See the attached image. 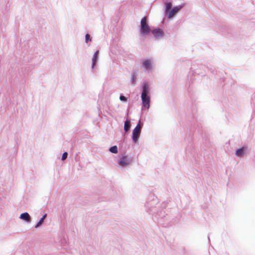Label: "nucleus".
<instances>
[{"label":"nucleus","mask_w":255,"mask_h":255,"mask_svg":"<svg viewBox=\"0 0 255 255\" xmlns=\"http://www.w3.org/2000/svg\"><path fill=\"white\" fill-rule=\"evenodd\" d=\"M146 211L152 215L153 219L164 227L171 225L174 223L172 222L168 215L165 214L160 208L158 199L153 195L151 194L145 203Z\"/></svg>","instance_id":"obj_1"},{"label":"nucleus","mask_w":255,"mask_h":255,"mask_svg":"<svg viewBox=\"0 0 255 255\" xmlns=\"http://www.w3.org/2000/svg\"><path fill=\"white\" fill-rule=\"evenodd\" d=\"M151 28L149 25L148 18L147 16H143L140 22L139 32L141 36H146L151 32Z\"/></svg>","instance_id":"obj_2"},{"label":"nucleus","mask_w":255,"mask_h":255,"mask_svg":"<svg viewBox=\"0 0 255 255\" xmlns=\"http://www.w3.org/2000/svg\"><path fill=\"white\" fill-rule=\"evenodd\" d=\"M140 120H139L138 123L132 131L131 138L133 143L135 144L137 143L138 141L141 133V128L143 126V124H141V125H140Z\"/></svg>","instance_id":"obj_3"},{"label":"nucleus","mask_w":255,"mask_h":255,"mask_svg":"<svg viewBox=\"0 0 255 255\" xmlns=\"http://www.w3.org/2000/svg\"><path fill=\"white\" fill-rule=\"evenodd\" d=\"M141 68L145 72H149L152 68V62L150 59L142 60Z\"/></svg>","instance_id":"obj_4"},{"label":"nucleus","mask_w":255,"mask_h":255,"mask_svg":"<svg viewBox=\"0 0 255 255\" xmlns=\"http://www.w3.org/2000/svg\"><path fill=\"white\" fill-rule=\"evenodd\" d=\"M132 161V159L126 155H123L120 157L118 164L122 167H126L129 165Z\"/></svg>","instance_id":"obj_5"},{"label":"nucleus","mask_w":255,"mask_h":255,"mask_svg":"<svg viewBox=\"0 0 255 255\" xmlns=\"http://www.w3.org/2000/svg\"><path fill=\"white\" fill-rule=\"evenodd\" d=\"M248 149V146L247 144H244L236 150L235 155L237 157H242L247 153Z\"/></svg>","instance_id":"obj_6"},{"label":"nucleus","mask_w":255,"mask_h":255,"mask_svg":"<svg viewBox=\"0 0 255 255\" xmlns=\"http://www.w3.org/2000/svg\"><path fill=\"white\" fill-rule=\"evenodd\" d=\"M183 4H181L174 6L170 10L166 13V16L169 18H172L175 14H176L183 7Z\"/></svg>","instance_id":"obj_7"},{"label":"nucleus","mask_w":255,"mask_h":255,"mask_svg":"<svg viewBox=\"0 0 255 255\" xmlns=\"http://www.w3.org/2000/svg\"><path fill=\"white\" fill-rule=\"evenodd\" d=\"M150 33H152L154 37L156 39H159L162 37L164 35V31L160 28H154L151 29Z\"/></svg>","instance_id":"obj_8"},{"label":"nucleus","mask_w":255,"mask_h":255,"mask_svg":"<svg viewBox=\"0 0 255 255\" xmlns=\"http://www.w3.org/2000/svg\"><path fill=\"white\" fill-rule=\"evenodd\" d=\"M150 88L148 83L144 81L141 84V96H150Z\"/></svg>","instance_id":"obj_9"},{"label":"nucleus","mask_w":255,"mask_h":255,"mask_svg":"<svg viewBox=\"0 0 255 255\" xmlns=\"http://www.w3.org/2000/svg\"><path fill=\"white\" fill-rule=\"evenodd\" d=\"M142 109H149L150 104V96H141Z\"/></svg>","instance_id":"obj_10"},{"label":"nucleus","mask_w":255,"mask_h":255,"mask_svg":"<svg viewBox=\"0 0 255 255\" xmlns=\"http://www.w3.org/2000/svg\"><path fill=\"white\" fill-rule=\"evenodd\" d=\"M99 53L100 52L99 50H97L94 53L92 59L91 68L92 70H94L96 67L99 57Z\"/></svg>","instance_id":"obj_11"},{"label":"nucleus","mask_w":255,"mask_h":255,"mask_svg":"<svg viewBox=\"0 0 255 255\" xmlns=\"http://www.w3.org/2000/svg\"><path fill=\"white\" fill-rule=\"evenodd\" d=\"M19 218L27 223H30L31 218L27 212H24L20 215Z\"/></svg>","instance_id":"obj_12"},{"label":"nucleus","mask_w":255,"mask_h":255,"mask_svg":"<svg viewBox=\"0 0 255 255\" xmlns=\"http://www.w3.org/2000/svg\"><path fill=\"white\" fill-rule=\"evenodd\" d=\"M185 152L189 156L193 154L194 152V147L192 142H189L188 146L185 148Z\"/></svg>","instance_id":"obj_13"},{"label":"nucleus","mask_w":255,"mask_h":255,"mask_svg":"<svg viewBox=\"0 0 255 255\" xmlns=\"http://www.w3.org/2000/svg\"><path fill=\"white\" fill-rule=\"evenodd\" d=\"M47 217V214H44L42 217L40 219L39 221L37 223V224L35 225V228L37 229L39 228L42 224L44 223V220Z\"/></svg>","instance_id":"obj_14"},{"label":"nucleus","mask_w":255,"mask_h":255,"mask_svg":"<svg viewBox=\"0 0 255 255\" xmlns=\"http://www.w3.org/2000/svg\"><path fill=\"white\" fill-rule=\"evenodd\" d=\"M137 79V73L136 72H132L131 73L130 83L132 85H135L136 84Z\"/></svg>","instance_id":"obj_15"},{"label":"nucleus","mask_w":255,"mask_h":255,"mask_svg":"<svg viewBox=\"0 0 255 255\" xmlns=\"http://www.w3.org/2000/svg\"><path fill=\"white\" fill-rule=\"evenodd\" d=\"M172 5V3L171 2H166L164 3V13L166 15V13L168 12L170 9V8Z\"/></svg>","instance_id":"obj_16"},{"label":"nucleus","mask_w":255,"mask_h":255,"mask_svg":"<svg viewBox=\"0 0 255 255\" xmlns=\"http://www.w3.org/2000/svg\"><path fill=\"white\" fill-rule=\"evenodd\" d=\"M130 122L128 118L127 119L126 121L124 123V130L125 132H127L130 128Z\"/></svg>","instance_id":"obj_17"},{"label":"nucleus","mask_w":255,"mask_h":255,"mask_svg":"<svg viewBox=\"0 0 255 255\" xmlns=\"http://www.w3.org/2000/svg\"><path fill=\"white\" fill-rule=\"evenodd\" d=\"M109 151L112 153H117L118 152V148L117 145H113L110 147Z\"/></svg>","instance_id":"obj_18"},{"label":"nucleus","mask_w":255,"mask_h":255,"mask_svg":"<svg viewBox=\"0 0 255 255\" xmlns=\"http://www.w3.org/2000/svg\"><path fill=\"white\" fill-rule=\"evenodd\" d=\"M92 39V36L89 34L87 33L85 35V42L88 43L89 42L91 41Z\"/></svg>","instance_id":"obj_19"},{"label":"nucleus","mask_w":255,"mask_h":255,"mask_svg":"<svg viewBox=\"0 0 255 255\" xmlns=\"http://www.w3.org/2000/svg\"><path fill=\"white\" fill-rule=\"evenodd\" d=\"M128 98L125 97L123 94H121L120 96V100L122 102H127Z\"/></svg>","instance_id":"obj_20"},{"label":"nucleus","mask_w":255,"mask_h":255,"mask_svg":"<svg viewBox=\"0 0 255 255\" xmlns=\"http://www.w3.org/2000/svg\"><path fill=\"white\" fill-rule=\"evenodd\" d=\"M68 155V154L67 152L65 151V152H63L62 154V155L61 160H65L67 158Z\"/></svg>","instance_id":"obj_21"},{"label":"nucleus","mask_w":255,"mask_h":255,"mask_svg":"<svg viewBox=\"0 0 255 255\" xmlns=\"http://www.w3.org/2000/svg\"><path fill=\"white\" fill-rule=\"evenodd\" d=\"M3 205L2 204H0V209H2L3 207Z\"/></svg>","instance_id":"obj_22"},{"label":"nucleus","mask_w":255,"mask_h":255,"mask_svg":"<svg viewBox=\"0 0 255 255\" xmlns=\"http://www.w3.org/2000/svg\"><path fill=\"white\" fill-rule=\"evenodd\" d=\"M208 240H210V238H209V236L208 237Z\"/></svg>","instance_id":"obj_23"}]
</instances>
